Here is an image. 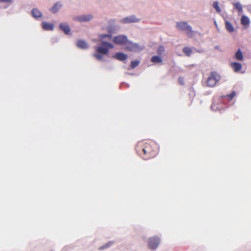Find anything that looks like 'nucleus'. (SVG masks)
I'll return each instance as SVG.
<instances>
[{
	"mask_svg": "<svg viewBox=\"0 0 251 251\" xmlns=\"http://www.w3.org/2000/svg\"><path fill=\"white\" fill-rule=\"evenodd\" d=\"M136 152L143 159L148 160L155 157L158 152V146L154 142L149 141L139 142L135 148Z\"/></svg>",
	"mask_w": 251,
	"mask_h": 251,
	"instance_id": "obj_1",
	"label": "nucleus"
},
{
	"mask_svg": "<svg viewBox=\"0 0 251 251\" xmlns=\"http://www.w3.org/2000/svg\"><path fill=\"white\" fill-rule=\"evenodd\" d=\"M176 27L178 30L183 31L189 37H192L193 36V31L192 27L188 25L186 22H177Z\"/></svg>",
	"mask_w": 251,
	"mask_h": 251,
	"instance_id": "obj_2",
	"label": "nucleus"
},
{
	"mask_svg": "<svg viewBox=\"0 0 251 251\" xmlns=\"http://www.w3.org/2000/svg\"><path fill=\"white\" fill-rule=\"evenodd\" d=\"M220 76L215 72L210 73L206 81L207 85L209 87H214L219 81Z\"/></svg>",
	"mask_w": 251,
	"mask_h": 251,
	"instance_id": "obj_3",
	"label": "nucleus"
},
{
	"mask_svg": "<svg viewBox=\"0 0 251 251\" xmlns=\"http://www.w3.org/2000/svg\"><path fill=\"white\" fill-rule=\"evenodd\" d=\"M113 48L114 46L112 44L106 42H102L100 46L97 48L96 51L99 53L107 54L108 53L109 49Z\"/></svg>",
	"mask_w": 251,
	"mask_h": 251,
	"instance_id": "obj_4",
	"label": "nucleus"
},
{
	"mask_svg": "<svg viewBox=\"0 0 251 251\" xmlns=\"http://www.w3.org/2000/svg\"><path fill=\"white\" fill-rule=\"evenodd\" d=\"M160 242V239L158 237H153L149 239L148 247L151 250H154L157 248Z\"/></svg>",
	"mask_w": 251,
	"mask_h": 251,
	"instance_id": "obj_5",
	"label": "nucleus"
},
{
	"mask_svg": "<svg viewBox=\"0 0 251 251\" xmlns=\"http://www.w3.org/2000/svg\"><path fill=\"white\" fill-rule=\"evenodd\" d=\"M113 42L116 44L125 45L127 42V39L126 36L118 35L113 38Z\"/></svg>",
	"mask_w": 251,
	"mask_h": 251,
	"instance_id": "obj_6",
	"label": "nucleus"
},
{
	"mask_svg": "<svg viewBox=\"0 0 251 251\" xmlns=\"http://www.w3.org/2000/svg\"><path fill=\"white\" fill-rule=\"evenodd\" d=\"M122 21L123 23H131L137 22L139 21V20L136 18L134 16H131L124 18L122 19Z\"/></svg>",
	"mask_w": 251,
	"mask_h": 251,
	"instance_id": "obj_7",
	"label": "nucleus"
},
{
	"mask_svg": "<svg viewBox=\"0 0 251 251\" xmlns=\"http://www.w3.org/2000/svg\"><path fill=\"white\" fill-rule=\"evenodd\" d=\"M114 58L120 61H124L127 58L126 54L122 52H118L114 56Z\"/></svg>",
	"mask_w": 251,
	"mask_h": 251,
	"instance_id": "obj_8",
	"label": "nucleus"
},
{
	"mask_svg": "<svg viewBox=\"0 0 251 251\" xmlns=\"http://www.w3.org/2000/svg\"><path fill=\"white\" fill-rule=\"evenodd\" d=\"M125 45H126V50L129 51L134 50L137 48V45L134 44L128 40L127 42Z\"/></svg>",
	"mask_w": 251,
	"mask_h": 251,
	"instance_id": "obj_9",
	"label": "nucleus"
},
{
	"mask_svg": "<svg viewBox=\"0 0 251 251\" xmlns=\"http://www.w3.org/2000/svg\"><path fill=\"white\" fill-rule=\"evenodd\" d=\"M92 18V16L90 15H83L78 16L76 18L77 21L79 22H87L91 20Z\"/></svg>",
	"mask_w": 251,
	"mask_h": 251,
	"instance_id": "obj_10",
	"label": "nucleus"
},
{
	"mask_svg": "<svg viewBox=\"0 0 251 251\" xmlns=\"http://www.w3.org/2000/svg\"><path fill=\"white\" fill-rule=\"evenodd\" d=\"M42 26V28L46 30H52L53 29V25L51 23L43 22Z\"/></svg>",
	"mask_w": 251,
	"mask_h": 251,
	"instance_id": "obj_11",
	"label": "nucleus"
},
{
	"mask_svg": "<svg viewBox=\"0 0 251 251\" xmlns=\"http://www.w3.org/2000/svg\"><path fill=\"white\" fill-rule=\"evenodd\" d=\"M59 26L60 28L62 29V30L63 31L65 34H68L70 33V28L67 24L64 23H61L59 25Z\"/></svg>",
	"mask_w": 251,
	"mask_h": 251,
	"instance_id": "obj_12",
	"label": "nucleus"
},
{
	"mask_svg": "<svg viewBox=\"0 0 251 251\" xmlns=\"http://www.w3.org/2000/svg\"><path fill=\"white\" fill-rule=\"evenodd\" d=\"M231 66L232 67L233 70L235 72L239 71L242 68V65L240 63L232 62L231 63Z\"/></svg>",
	"mask_w": 251,
	"mask_h": 251,
	"instance_id": "obj_13",
	"label": "nucleus"
},
{
	"mask_svg": "<svg viewBox=\"0 0 251 251\" xmlns=\"http://www.w3.org/2000/svg\"><path fill=\"white\" fill-rule=\"evenodd\" d=\"M76 45L78 48L82 49H85L88 47L87 43L85 41L81 40L77 41Z\"/></svg>",
	"mask_w": 251,
	"mask_h": 251,
	"instance_id": "obj_14",
	"label": "nucleus"
},
{
	"mask_svg": "<svg viewBox=\"0 0 251 251\" xmlns=\"http://www.w3.org/2000/svg\"><path fill=\"white\" fill-rule=\"evenodd\" d=\"M241 23L244 26H248L250 23L249 18L246 16H243L241 19Z\"/></svg>",
	"mask_w": 251,
	"mask_h": 251,
	"instance_id": "obj_15",
	"label": "nucleus"
},
{
	"mask_svg": "<svg viewBox=\"0 0 251 251\" xmlns=\"http://www.w3.org/2000/svg\"><path fill=\"white\" fill-rule=\"evenodd\" d=\"M32 15L35 18H40L42 16L41 12L37 9L34 8L32 10Z\"/></svg>",
	"mask_w": 251,
	"mask_h": 251,
	"instance_id": "obj_16",
	"label": "nucleus"
},
{
	"mask_svg": "<svg viewBox=\"0 0 251 251\" xmlns=\"http://www.w3.org/2000/svg\"><path fill=\"white\" fill-rule=\"evenodd\" d=\"M226 27L227 30L229 32H233L234 31V28L232 25L227 21L225 22Z\"/></svg>",
	"mask_w": 251,
	"mask_h": 251,
	"instance_id": "obj_17",
	"label": "nucleus"
},
{
	"mask_svg": "<svg viewBox=\"0 0 251 251\" xmlns=\"http://www.w3.org/2000/svg\"><path fill=\"white\" fill-rule=\"evenodd\" d=\"M61 7V5L59 4L58 2H56V3L54 4L53 6H52L50 9V10L52 13H56L59 10V9Z\"/></svg>",
	"mask_w": 251,
	"mask_h": 251,
	"instance_id": "obj_18",
	"label": "nucleus"
},
{
	"mask_svg": "<svg viewBox=\"0 0 251 251\" xmlns=\"http://www.w3.org/2000/svg\"><path fill=\"white\" fill-rule=\"evenodd\" d=\"M235 57L238 60L242 61L243 60V55L240 49L237 51L235 54Z\"/></svg>",
	"mask_w": 251,
	"mask_h": 251,
	"instance_id": "obj_19",
	"label": "nucleus"
},
{
	"mask_svg": "<svg viewBox=\"0 0 251 251\" xmlns=\"http://www.w3.org/2000/svg\"><path fill=\"white\" fill-rule=\"evenodd\" d=\"M183 52L187 56H190L192 52L191 48L185 47L182 50Z\"/></svg>",
	"mask_w": 251,
	"mask_h": 251,
	"instance_id": "obj_20",
	"label": "nucleus"
},
{
	"mask_svg": "<svg viewBox=\"0 0 251 251\" xmlns=\"http://www.w3.org/2000/svg\"><path fill=\"white\" fill-rule=\"evenodd\" d=\"M151 61L153 63H160L162 62L161 58L157 55H154L151 58Z\"/></svg>",
	"mask_w": 251,
	"mask_h": 251,
	"instance_id": "obj_21",
	"label": "nucleus"
},
{
	"mask_svg": "<svg viewBox=\"0 0 251 251\" xmlns=\"http://www.w3.org/2000/svg\"><path fill=\"white\" fill-rule=\"evenodd\" d=\"M114 243V242L113 241H109L107 243H106L104 245L99 247V250H103L104 249H107L111 247Z\"/></svg>",
	"mask_w": 251,
	"mask_h": 251,
	"instance_id": "obj_22",
	"label": "nucleus"
},
{
	"mask_svg": "<svg viewBox=\"0 0 251 251\" xmlns=\"http://www.w3.org/2000/svg\"><path fill=\"white\" fill-rule=\"evenodd\" d=\"M234 7L237 9L239 12H241L243 11L242 6L239 2H234L233 3Z\"/></svg>",
	"mask_w": 251,
	"mask_h": 251,
	"instance_id": "obj_23",
	"label": "nucleus"
},
{
	"mask_svg": "<svg viewBox=\"0 0 251 251\" xmlns=\"http://www.w3.org/2000/svg\"><path fill=\"white\" fill-rule=\"evenodd\" d=\"M139 61L138 60H134V61H132L131 62V63H130V67L131 69H134L135 68V67H136L137 66H138V65L139 64Z\"/></svg>",
	"mask_w": 251,
	"mask_h": 251,
	"instance_id": "obj_24",
	"label": "nucleus"
},
{
	"mask_svg": "<svg viewBox=\"0 0 251 251\" xmlns=\"http://www.w3.org/2000/svg\"><path fill=\"white\" fill-rule=\"evenodd\" d=\"M214 8L216 9L217 12L220 13L221 12V9L219 6L218 2L217 1H215L213 3V5Z\"/></svg>",
	"mask_w": 251,
	"mask_h": 251,
	"instance_id": "obj_25",
	"label": "nucleus"
},
{
	"mask_svg": "<svg viewBox=\"0 0 251 251\" xmlns=\"http://www.w3.org/2000/svg\"><path fill=\"white\" fill-rule=\"evenodd\" d=\"M236 95V92L232 91L230 94L226 96L227 97L229 98V100H231Z\"/></svg>",
	"mask_w": 251,
	"mask_h": 251,
	"instance_id": "obj_26",
	"label": "nucleus"
},
{
	"mask_svg": "<svg viewBox=\"0 0 251 251\" xmlns=\"http://www.w3.org/2000/svg\"><path fill=\"white\" fill-rule=\"evenodd\" d=\"M101 53H96L94 55V56L99 60H101L102 58V56L101 54Z\"/></svg>",
	"mask_w": 251,
	"mask_h": 251,
	"instance_id": "obj_27",
	"label": "nucleus"
},
{
	"mask_svg": "<svg viewBox=\"0 0 251 251\" xmlns=\"http://www.w3.org/2000/svg\"><path fill=\"white\" fill-rule=\"evenodd\" d=\"M109 37L110 39L111 38L112 36L110 34H101L100 36V39H103L105 37Z\"/></svg>",
	"mask_w": 251,
	"mask_h": 251,
	"instance_id": "obj_28",
	"label": "nucleus"
},
{
	"mask_svg": "<svg viewBox=\"0 0 251 251\" xmlns=\"http://www.w3.org/2000/svg\"><path fill=\"white\" fill-rule=\"evenodd\" d=\"M12 0H0V1L2 2L9 3L11 2Z\"/></svg>",
	"mask_w": 251,
	"mask_h": 251,
	"instance_id": "obj_29",
	"label": "nucleus"
},
{
	"mask_svg": "<svg viewBox=\"0 0 251 251\" xmlns=\"http://www.w3.org/2000/svg\"><path fill=\"white\" fill-rule=\"evenodd\" d=\"M164 51V48L163 47H160L158 49V52Z\"/></svg>",
	"mask_w": 251,
	"mask_h": 251,
	"instance_id": "obj_30",
	"label": "nucleus"
},
{
	"mask_svg": "<svg viewBox=\"0 0 251 251\" xmlns=\"http://www.w3.org/2000/svg\"><path fill=\"white\" fill-rule=\"evenodd\" d=\"M181 79H182V78H179V81L180 83L181 84H183V82H182Z\"/></svg>",
	"mask_w": 251,
	"mask_h": 251,
	"instance_id": "obj_31",
	"label": "nucleus"
}]
</instances>
